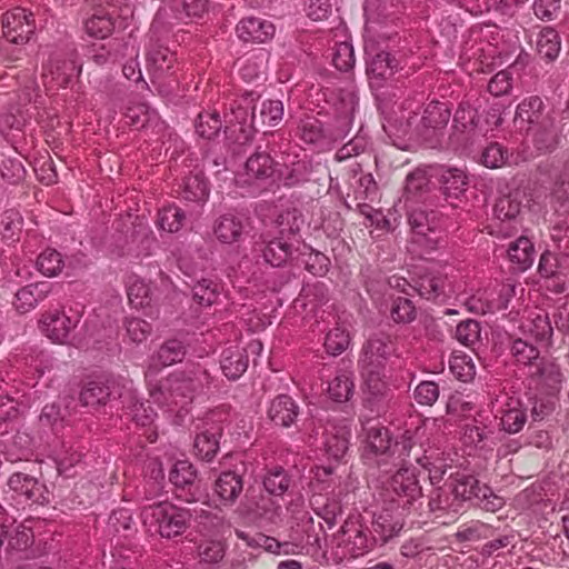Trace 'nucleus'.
Listing matches in <instances>:
<instances>
[{
    "label": "nucleus",
    "instance_id": "f257e3e1",
    "mask_svg": "<svg viewBox=\"0 0 569 569\" xmlns=\"http://www.w3.org/2000/svg\"><path fill=\"white\" fill-rule=\"evenodd\" d=\"M441 420H423L413 431L406 430L400 438L392 439L391 433L378 420H368L362 429L366 433L361 458L365 465L388 472L391 467H398L410 457V446L413 439H421L427 433L438 431Z\"/></svg>",
    "mask_w": 569,
    "mask_h": 569
},
{
    "label": "nucleus",
    "instance_id": "f03ea898",
    "mask_svg": "<svg viewBox=\"0 0 569 569\" xmlns=\"http://www.w3.org/2000/svg\"><path fill=\"white\" fill-rule=\"evenodd\" d=\"M210 383L209 372L201 366L169 375L159 383L150 385L149 395L153 402L176 411L182 417L188 412L194 393Z\"/></svg>",
    "mask_w": 569,
    "mask_h": 569
},
{
    "label": "nucleus",
    "instance_id": "7ed1b4c3",
    "mask_svg": "<svg viewBox=\"0 0 569 569\" xmlns=\"http://www.w3.org/2000/svg\"><path fill=\"white\" fill-rule=\"evenodd\" d=\"M302 223L296 210L279 214L274 234H262L257 241L253 251L261 254L264 262L272 267H280L298 249L299 231Z\"/></svg>",
    "mask_w": 569,
    "mask_h": 569
},
{
    "label": "nucleus",
    "instance_id": "20e7f679",
    "mask_svg": "<svg viewBox=\"0 0 569 569\" xmlns=\"http://www.w3.org/2000/svg\"><path fill=\"white\" fill-rule=\"evenodd\" d=\"M441 420L442 426L438 431L427 433L421 439H413L410 446V457L406 462L411 465L417 462L423 469L428 470L431 483L439 482L448 468H451L453 458L452 452L441 447V437L446 432V420L443 418H433Z\"/></svg>",
    "mask_w": 569,
    "mask_h": 569
},
{
    "label": "nucleus",
    "instance_id": "39448f33",
    "mask_svg": "<svg viewBox=\"0 0 569 569\" xmlns=\"http://www.w3.org/2000/svg\"><path fill=\"white\" fill-rule=\"evenodd\" d=\"M140 518L150 536L170 540L188 529L191 513L188 509L164 500L142 507Z\"/></svg>",
    "mask_w": 569,
    "mask_h": 569
},
{
    "label": "nucleus",
    "instance_id": "423d86ee",
    "mask_svg": "<svg viewBox=\"0 0 569 569\" xmlns=\"http://www.w3.org/2000/svg\"><path fill=\"white\" fill-rule=\"evenodd\" d=\"M277 163L266 151L251 154L241 171L236 174V184L251 193H260L277 183Z\"/></svg>",
    "mask_w": 569,
    "mask_h": 569
},
{
    "label": "nucleus",
    "instance_id": "0eeeda50",
    "mask_svg": "<svg viewBox=\"0 0 569 569\" xmlns=\"http://www.w3.org/2000/svg\"><path fill=\"white\" fill-rule=\"evenodd\" d=\"M450 116V109L446 103L431 101L425 107L420 119L417 114L409 117L408 124L415 126L417 134L431 148H438L443 146L445 131Z\"/></svg>",
    "mask_w": 569,
    "mask_h": 569
},
{
    "label": "nucleus",
    "instance_id": "6e6552de",
    "mask_svg": "<svg viewBox=\"0 0 569 569\" xmlns=\"http://www.w3.org/2000/svg\"><path fill=\"white\" fill-rule=\"evenodd\" d=\"M450 478L449 488L455 499L473 501L481 509L490 512H495L503 506V499L495 495L491 488L480 486L473 476L458 471Z\"/></svg>",
    "mask_w": 569,
    "mask_h": 569
},
{
    "label": "nucleus",
    "instance_id": "1a4fd4ad",
    "mask_svg": "<svg viewBox=\"0 0 569 569\" xmlns=\"http://www.w3.org/2000/svg\"><path fill=\"white\" fill-rule=\"evenodd\" d=\"M363 379V406L377 417L387 412L393 402V389L389 385L386 371L361 369Z\"/></svg>",
    "mask_w": 569,
    "mask_h": 569
},
{
    "label": "nucleus",
    "instance_id": "9d476101",
    "mask_svg": "<svg viewBox=\"0 0 569 569\" xmlns=\"http://www.w3.org/2000/svg\"><path fill=\"white\" fill-rule=\"evenodd\" d=\"M146 68L151 83L159 93H168L162 81L172 77L178 70V59L176 52L158 41L151 42L146 52Z\"/></svg>",
    "mask_w": 569,
    "mask_h": 569
},
{
    "label": "nucleus",
    "instance_id": "9b49d317",
    "mask_svg": "<svg viewBox=\"0 0 569 569\" xmlns=\"http://www.w3.org/2000/svg\"><path fill=\"white\" fill-rule=\"evenodd\" d=\"M521 203L511 196L499 198L493 208V221L491 234L500 238H509L518 233L521 228L519 220Z\"/></svg>",
    "mask_w": 569,
    "mask_h": 569
},
{
    "label": "nucleus",
    "instance_id": "f8f14e48",
    "mask_svg": "<svg viewBox=\"0 0 569 569\" xmlns=\"http://www.w3.org/2000/svg\"><path fill=\"white\" fill-rule=\"evenodd\" d=\"M11 498L19 505H44L49 502L47 487L37 478L23 473H12L8 479Z\"/></svg>",
    "mask_w": 569,
    "mask_h": 569
},
{
    "label": "nucleus",
    "instance_id": "ddd939ff",
    "mask_svg": "<svg viewBox=\"0 0 569 569\" xmlns=\"http://www.w3.org/2000/svg\"><path fill=\"white\" fill-rule=\"evenodd\" d=\"M407 463L399 465L400 468L391 477L388 485V490L395 495L392 499L402 508L412 505L422 497V489L417 479L416 469L412 465L406 466Z\"/></svg>",
    "mask_w": 569,
    "mask_h": 569
},
{
    "label": "nucleus",
    "instance_id": "4468645a",
    "mask_svg": "<svg viewBox=\"0 0 569 569\" xmlns=\"http://www.w3.org/2000/svg\"><path fill=\"white\" fill-rule=\"evenodd\" d=\"M70 312L68 315L60 310H49L42 313L39 320L41 332L53 342L66 343L81 318L78 312Z\"/></svg>",
    "mask_w": 569,
    "mask_h": 569
},
{
    "label": "nucleus",
    "instance_id": "2eb2a0df",
    "mask_svg": "<svg viewBox=\"0 0 569 569\" xmlns=\"http://www.w3.org/2000/svg\"><path fill=\"white\" fill-rule=\"evenodd\" d=\"M34 29L33 14L24 8H13L2 16V34L11 43L28 42Z\"/></svg>",
    "mask_w": 569,
    "mask_h": 569
},
{
    "label": "nucleus",
    "instance_id": "dca6fc26",
    "mask_svg": "<svg viewBox=\"0 0 569 569\" xmlns=\"http://www.w3.org/2000/svg\"><path fill=\"white\" fill-rule=\"evenodd\" d=\"M528 380L530 388L541 393H558L563 382V375L559 365L553 360L542 357L528 371Z\"/></svg>",
    "mask_w": 569,
    "mask_h": 569
},
{
    "label": "nucleus",
    "instance_id": "f3484780",
    "mask_svg": "<svg viewBox=\"0 0 569 569\" xmlns=\"http://www.w3.org/2000/svg\"><path fill=\"white\" fill-rule=\"evenodd\" d=\"M350 436V426L346 420H327L321 440L326 456L333 460L342 459L348 451Z\"/></svg>",
    "mask_w": 569,
    "mask_h": 569
},
{
    "label": "nucleus",
    "instance_id": "a211bd4d",
    "mask_svg": "<svg viewBox=\"0 0 569 569\" xmlns=\"http://www.w3.org/2000/svg\"><path fill=\"white\" fill-rule=\"evenodd\" d=\"M415 291L420 297L437 303H445L456 295L452 280L446 274L433 271L427 272L416 280Z\"/></svg>",
    "mask_w": 569,
    "mask_h": 569
},
{
    "label": "nucleus",
    "instance_id": "6ab92c4d",
    "mask_svg": "<svg viewBox=\"0 0 569 569\" xmlns=\"http://www.w3.org/2000/svg\"><path fill=\"white\" fill-rule=\"evenodd\" d=\"M396 348L389 337H372L362 348L359 360L360 369L386 371L387 360L395 353Z\"/></svg>",
    "mask_w": 569,
    "mask_h": 569
},
{
    "label": "nucleus",
    "instance_id": "aec40b11",
    "mask_svg": "<svg viewBox=\"0 0 569 569\" xmlns=\"http://www.w3.org/2000/svg\"><path fill=\"white\" fill-rule=\"evenodd\" d=\"M493 407L496 418H499L500 427L503 431L517 433L523 428L527 421V413L519 399L509 397L502 400L497 399Z\"/></svg>",
    "mask_w": 569,
    "mask_h": 569
},
{
    "label": "nucleus",
    "instance_id": "412c9836",
    "mask_svg": "<svg viewBox=\"0 0 569 569\" xmlns=\"http://www.w3.org/2000/svg\"><path fill=\"white\" fill-rule=\"evenodd\" d=\"M33 532L23 525L10 526V535L4 546L8 556L18 559H32L38 556V550L33 548Z\"/></svg>",
    "mask_w": 569,
    "mask_h": 569
},
{
    "label": "nucleus",
    "instance_id": "4be33fe9",
    "mask_svg": "<svg viewBox=\"0 0 569 569\" xmlns=\"http://www.w3.org/2000/svg\"><path fill=\"white\" fill-rule=\"evenodd\" d=\"M118 396L123 410L138 426L150 427L153 423L157 417L156 411L139 399L136 390L123 386V391Z\"/></svg>",
    "mask_w": 569,
    "mask_h": 569
},
{
    "label": "nucleus",
    "instance_id": "5701e85b",
    "mask_svg": "<svg viewBox=\"0 0 569 569\" xmlns=\"http://www.w3.org/2000/svg\"><path fill=\"white\" fill-rule=\"evenodd\" d=\"M552 111H546L542 99L538 96L525 98L517 107L515 122L522 129L527 124L530 129L545 121V118L553 117Z\"/></svg>",
    "mask_w": 569,
    "mask_h": 569
},
{
    "label": "nucleus",
    "instance_id": "b1692460",
    "mask_svg": "<svg viewBox=\"0 0 569 569\" xmlns=\"http://www.w3.org/2000/svg\"><path fill=\"white\" fill-rule=\"evenodd\" d=\"M81 72V66L78 64L76 59H59L50 60L43 73L46 84L51 87H66L74 77Z\"/></svg>",
    "mask_w": 569,
    "mask_h": 569
},
{
    "label": "nucleus",
    "instance_id": "393cba45",
    "mask_svg": "<svg viewBox=\"0 0 569 569\" xmlns=\"http://www.w3.org/2000/svg\"><path fill=\"white\" fill-rule=\"evenodd\" d=\"M53 289V283L41 281L20 288L16 296L13 306L20 313H27L34 309L40 301L49 297Z\"/></svg>",
    "mask_w": 569,
    "mask_h": 569
},
{
    "label": "nucleus",
    "instance_id": "a878e982",
    "mask_svg": "<svg viewBox=\"0 0 569 569\" xmlns=\"http://www.w3.org/2000/svg\"><path fill=\"white\" fill-rule=\"evenodd\" d=\"M274 26L257 17L243 18L236 28L237 36L244 42H266L274 34Z\"/></svg>",
    "mask_w": 569,
    "mask_h": 569
},
{
    "label": "nucleus",
    "instance_id": "bb28decb",
    "mask_svg": "<svg viewBox=\"0 0 569 569\" xmlns=\"http://www.w3.org/2000/svg\"><path fill=\"white\" fill-rule=\"evenodd\" d=\"M221 433L222 427L219 423L206 421L194 438L196 455L202 460H212L218 452Z\"/></svg>",
    "mask_w": 569,
    "mask_h": 569
},
{
    "label": "nucleus",
    "instance_id": "cd10ccee",
    "mask_svg": "<svg viewBox=\"0 0 569 569\" xmlns=\"http://www.w3.org/2000/svg\"><path fill=\"white\" fill-rule=\"evenodd\" d=\"M555 116L545 118V121L527 129L535 149L539 153L552 152L559 143V132L556 128Z\"/></svg>",
    "mask_w": 569,
    "mask_h": 569
},
{
    "label": "nucleus",
    "instance_id": "c85d7f7f",
    "mask_svg": "<svg viewBox=\"0 0 569 569\" xmlns=\"http://www.w3.org/2000/svg\"><path fill=\"white\" fill-rule=\"evenodd\" d=\"M247 227V220L239 214H221L213 224V233L221 243L238 242Z\"/></svg>",
    "mask_w": 569,
    "mask_h": 569
},
{
    "label": "nucleus",
    "instance_id": "c756f323",
    "mask_svg": "<svg viewBox=\"0 0 569 569\" xmlns=\"http://www.w3.org/2000/svg\"><path fill=\"white\" fill-rule=\"evenodd\" d=\"M242 490V477L234 471L221 472L214 481V495L223 506L233 505Z\"/></svg>",
    "mask_w": 569,
    "mask_h": 569
},
{
    "label": "nucleus",
    "instance_id": "7c9ffc66",
    "mask_svg": "<svg viewBox=\"0 0 569 569\" xmlns=\"http://www.w3.org/2000/svg\"><path fill=\"white\" fill-rule=\"evenodd\" d=\"M453 128L461 133H467L470 138L485 137L490 131L489 126H483L480 122L477 110L465 104H460L456 111Z\"/></svg>",
    "mask_w": 569,
    "mask_h": 569
},
{
    "label": "nucleus",
    "instance_id": "2f4dec72",
    "mask_svg": "<svg viewBox=\"0 0 569 569\" xmlns=\"http://www.w3.org/2000/svg\"><path fill=\"white\" fill-rule=\"evenodd\" d=\"M438 179L447 199H459L469 183L466 171L457 167H441L438 171Z\"/></svg>",
    "mask_w": 569,
    "mask_h": 569
},
{
    "label": "nucleus",
    "instance_id": "473e14b6",
    "mask_svg": "<svg viewBox=\"0 0 569 569\" xmlns=\"http://www.w3.org/2000/svg\"><path fill=\"white\" fill-rule=\"evenodd\" d=\"M283 118V103L280 100H264L259 109L251 110V127L259 131L266 127L278 126Z\"/></svg>",
    "mask_w": 569,
    "mask_h": 569
},
{
    "label": "nucleus",
    "instance_id": "72a5a7b5",
    "mask_svg": "<svg viewBox=\"0 0 569 569\" xmlns=\"http://www.w3.org/2000/svg\"><path fill=\"white\" fill-rule=\"evenodd\" d=\"M186 356V347L180 340L171 339L166 341L152 358V363L148 368L147 377L156 375L161 367L171 366L180 362Z\"/></svg>",
    "mask_w": 569,
    "mask_h": 569
},
{
    "label": "nucleus",
    "instance_id": "f704fd0d",
    "mask_svg": "<svg viewBox=\"0 0 569 569\" xmlns=\"http://www.w3.org/2000/svg\"><path fill=\"white\" fill-rule=\"evenodd\" d=\"M299 415V407L288 395H279L269 407L268 416L278 426L290 427Z\"/></svg>",
    "mask_w": 569,
    "mask_h": 569
},
{
    "label": "nucleus",
    "instance_id": "c9c22d12",
    "mask_svg": "<svg viewBox=\"0 0 569 569\" xmlns=\"http://www.w3.org/2000/svg\"><path fill=\"white\" fill-rule=\"evenodd\" d=\"M227 551V545L219 539H206L197 547L198 563L202 569H218Z\"/></svg>",
    "mask_w": 569,
    "mask_h": 569
},
{
    "label": "nucleus",
    "instance_id": "e433bc0d",
    "mask_svg": "<svg viewBox=\"0 0 569 569\" xmlns=\"http://www.w3.org/2000/svg\"><path fill=\"white\" fill-rule=\"evenodd\" d=\"M248 363L246 351L238 346L228 347L221 353L220 367L230 380L240 378L246 372Z\"/></svg>",
    "mask_w": 569,
    "mask_h": 569
},
{
    "label": "nucleus",
    "instance_id": "4c0bfd02",
    "mask_svg": "<svg viewBox=\"0 0 569 569\" xmlns=\"http://www.w3.org/2000/svg\"><path fill=\"white\" fill-rule=\"evenodd\" d=\"M298 136L305 143L315 144L320 149L331 146L327 129H323L321 121L312 116L301 119Z\"/></svg>",
    "mask_w": 569,
    "mask_h": 569
},
{
    "label": "nucleus",
    "instance_id": "58836bf2",
    "mask_svg": "<svg viewBox=\"0 0 569 569\" xmlns=\"http://www.w3.org/2000/svg\"><path fill=\"white\" fill-rule=\"evenodd\" d=\"M116 381H90L80 392V401L86 407H97L107 403L116 393Z\"/></svg>",
    "mask_w": 569,
    "mask_h": 569
},
{
    "label": "nucleus",
    "instance_id": "ea45409f",
    "mask_svg": "<svg viewBox=\"0 0 569 569\" xmlns=\"http://www.w3.org/2000/svg\"><path fill=\"white\" fill-rule=\"evenodd\" d=\"M509 350L513 362L518 367L528 368V371L532 370V367L542 358L540 350L533 343L522 338L512 339Z\"/></svg>",
    "mask_w": 569,
    "mask_h": 569
},
{
    "label": "nucleus",
    "instance_id": "a19ab883",
    "mask_svg": "<svg viewBox=\"0 0 569 569\" xmlns=\"http://www.w3.org/2000/svg\"><path fill=\"white\" fill-rule=\"evenodd\" d=\"M357 101L350 97L348 102L343 104V110L333 119L330 127L327 128L330 143L345 139L349 133L352 122L353 113L357 108Z\"/></svg>",
    "mask_w": 569,
    "mask_h": 569
},
{
    "label": "nucleus",
    "instance_id": "79ce46f5",
    "mask_svg": "<svg viewBox=\"0 0 569 569\" xmlns=\"http://www.w3.org/2000/svg\"><path fill=\"white\" fill-rule=\"evenodd\" d=\"M0 446L1 456L9 462L28 460L32 456V438L26 432H17L4 449L1 441Z\"/></svg>",
    "mask_w": 569,
    "mask_h": 569
},
{
    "label": "nucleus",
    "instance_id": "37998d69",
    "mask_svg": "<svg viewBox=\"0 0 569 569\" xmlns=\"http://www.w3.org/2000/svg\"><path fill=\"white\" fill-rule=\"evenodd\" d=\"M127 295L129 303L141 309L150 306L153 292L149 282L133 274L128 278Z\"/></svg>",
    "mask_w": 569,
    "mask_h": 569
},
{
    "label": "nucleus",
    "instance_id": "c03bdc74",
    "mask_svg": "<svg viewBox=\"0 0 569 569\" xmlns=\"http://www.w3.org/2000/svg\"><path fill=\"white\" fill-rule=\"evenodd\" d=\"M252 513L254 518L272 525H278L283 519L282 506L271 495L261 496L256 502Z\"/></svg>",
    "mask_w": 569,
    "mask_h": 569
},
{
    "label": "nucleus",
    "instance_id": "a18cd8bd",
    "mask_svg": "<svg viewBox=\"0 0 569 569\" xmlns=\"http://www.w3.org/2000/svg\"><path fill=\"white\" fill-rule=\"evenodd\" d=\"M84 28L89 36L104 39L113 32L116 20L112 13L98 10L87 19Z\"/></svg>",
    "mask_w": 569,
    "mask_h": 569
},
{
    "label": "nucleus",
    "instance_id": "49530a36",
    "mask_svg": "<svg viewBox=\"0 0 569 569\" xmlns=\"http://www.w3.org/2000/svg\"><path fill=\"white\" fill-rule=\"evenodd\" d=\"M536 48L539 56L549 61L555 60L561 48V41L558 32L550 28H543L537 37Z\"/></svg>",
    "mask_w": 569,
    "mask_h": 569
},
{
    "label": "nucleus",
    "instance_id": "de8ad7c7",
    "mask_svg": "<svg viewBox=\"0 0 569 569\" xmlns=\"http://www.w3.org/2000/svg\"><path fill=\"white\" fill-rule=\"evenodd\" d=\"M353 380L351 372L341 370L328 382L327 392L337 402H346L353 395Z\"/></svg>",
    "mask_w": 569,
    "mask_h": 569
},
{
    "label": "nucleus",
    "instance_id": "09e8293b",
    "mask_svg": "<svg viewBox=\"0 0 569 569\" xmlns=\"http://www.w3.org/2000/svg\"><path fill=\"white\" fill-rule=\"evenodd\" d=\"M509 259L519 266L521 270L528 269L533 262L535 249L527 237H519L508 249Z\"/></svg>",
    "mask_w": 569,
    "mask_h": 569
},
{
    "label": "nucleus",
    "instance_id": "8fccbe9b",
    "mask_svg": "<svg viewBox=\"0 0 569 569\" xmlns=\"http://www.w3.org/2000/svg\"><path fill=\"white\" fill-rule=\"evenodd\" d=\"M291 479L280 466L271 467L263 477V487L271 496H282L290 487Z\"/></svg>",
    "mask_w": 569,
    "mask_h": 569
},
{
    "label": "nucleus",
    "instance_id": "3c124183",
    "mask_svg": "<svg viewBox=\"0 0 569 569\" xmlns=\"http://www.w3.org/2000/svg\"><path fill=\"white\" fill-rule=\"evenodd\" d=\"M398 69V62L389 52L380 51L367 62V72L377 79L391 77Z\"/></svg>",
    "mask_w": 569,
    "mask_h": 569
},
{
    "label": "nucleus",
    "instance_id": "603ef678",
    "mask_svg": "<svg viewBox=\"0 0 569 569\" xmlns=\"http://www.w3.org/2000/svg\"><path fill=\"white\" fill-rule=\"evenodd\" d=\"M108 532L113 536L129 537L136 531L131 511L124 508L114 510L108 520Z\"/></svg>",
    "mask_w": 569,
    "mask_h": 569
},
{
    "label": "nucleus",
    "instance_id": "864d4df0",
    "mask_svg": "<svg viewBox=\"0 0 569 569\" xmlns=\"http://www.w3.org/2000/svg\"><path fill=\"white\" fill-rule=\"evenodd\" d=\"M1 236L9 243L20 240L23 227V218L16 209H8L1 216Z\"/></svg>",
    "mask_w": 569,
    "mask_h": 569
},
{
    "label": "nucleus",
    "instance_id": "5fc2aeb1",
    "mask_svg": "<svg viewBox=\"0 0 569 569\" xmlns=\"http://www.w3.org/2000/svg\"><path fill=\"white\" fill-rule=\"evenodd\" d=\"M197 477L193 466L187 460H178L169 472V480L177 490L191 488Z\"/></svg>",
    "mask_w": 569,
    "mask_h": 569
},
{
    "label": "nucleus",
    "instance_id": "6e6d98bb",
    "mask_svg": "<svg viewBox=\"0 0 569 569\" xmlns=\"http://www.w3.org/2000/svg\"><path fill=\"white\" fill-rule=\"evenodd\" d=\"M36 267L40 273L52 278L62 271L64 261L60 252L56 249L48 248L39 254Z\"/></svg>",
    "mask_w": 569,
    "mask_h": 569
},
{
    "label": "nucleus",
    "instance_id": "4d7b16f0",
    "mask_svg": "<svg viewBox=\"0 0 569 569\" xmlns=\"http://www.w3.org/2000/svg\"><path fill=\"white\" fill-rule=\"evenodd\" d=\"M186 219L184 212L177 206L163 207L158 213V227L168 232H178Z\"/></svg>",
    "mask_w": 569,
    "mask_h": 569
},
{
    "label": "nucleus",
    "instance_id": "13d9d810",
    "mask_svg": "<svg viewBox=\"0 0 569 569\" xmlns=\"http://www.w3.org/2000/svg\"><path fill=\"white\" fill-rule=\"evenodd\" d=\"M350 343V336L348 330L337 325L335 328L328 331L325 338V349L331 356L341 355Z\"/></svg>",
    "mask_w": 569,
    "mask_h": 569
},
{
    "label": "nucleus",
    "instance_id": "bf43d9fd",
    "mask_svg": "<svg viewBox=\"0 0 569 569\" xmlns=\"http://www.w3.org/2000/svg\"><path fill=\"white\" fill-rule=\"evenodd\" d=\"M192 292L193 298L198 303L211 306L219 297L220 283L211 278H202L193 286Z\"/></svg>",
    "mask_w": 569,
    "mask_h": 569
},
{
    "label": "nucleus",
    "instance_id": "052dcab7",
    "mask_svg": "<svg viewBox=\"0 0 569 569\" xmlns=\"http://www.w3.org/2000/svg\"><path fill=\"white\" fill-rule=\"evenodd\" d=\"M491 431L487 430L486 427L477 425H466L462 432V443L468 448L469 455L472 450H483L488 447L487 439Z\"/></svg>",
    "mask_w": 569,
    "mask_h": 569
},
{
    "label": "nucleus",
    "instance_id": "680f3d73",
    "mask_svg": "<svg viewBox=\"0 0 569 569\" xmlns=\"http://www.w3.org/2000/svg\"><path fill=\"white\" fill-rule=\"evenodd\" d=\"M234 533L238 539L244 541L249 547L262 548L268 552L281 555V542L273 537H269L262 533L250 536L249 533L239 529H237Z\"/></svg>",
    "mask_w": 569,
    "mask_h": 569
},
{
    "label": "nucleus",
    "instance_id": "e2e57ef3",
    "mask_svg": "<svg viewBox=\"0 0 569 569\" xmlns=\"http://www.w3.org/2000/svg\"><path fill=\"white\" fill-rule=\"evenodd\" d=\"M209 196V188L204 178L197 173L186 178L183 198L188 201L203 202Z\"/></svg>",
    "mask_w": 569,
    "mask_h": 569
},
{
    "label": "nucleus",
    "instance_id": "0e129e2a",
    "mask_svg": "<svg viewBox=\"0 0 569 569\" xmlns=\"http://www.w3.org/2000/svg\"><path fill=\"white\" fill-rule=\"evenodd\" d=\"M222 127V122L218 112H201L196 122L197 133L204 139L214 138Z\"/></svg>",
    "mask_w": 569,
    "mask_h": 569
},
{
    "label": "nucleus",
    "instance_id": "69168bd1",
    "mask_svg": "<svg viewBox=\"0 0 569 569\" xmlns=\"http://www.w3.org/2000/svg\"><path fill=\"white\" fill-rule=\"evenodd\" d=\"M356 59L352 44L347 40L337 43L332 53L333 66L338 70L347 72L353 68Z\"/></svg>",
    "mask_w": 569,
    "mask_h": 569
},
{
    "label": "nucleus",
    "instance_id": "338daca9",
    "mask_svg": "<svg viewBox=\"0 0 569 569\" xmlns=\"http://www.w3.org/2000/svg\"><path fill=\"white\" fill-rule=\"evenodd\" d=\"M449 367L452 375L463 382L471 381L476 375V367L467 355L451 357Z\"/></svg>",
    "mask_w": 569,
    "mask_h": 569
},
{
    "label": "nucleus",
    "instance_id": "774afa93",
    "mask_svg": "<svg viewBox=\"0 0 569 569\" xmlns=\"http://www.w3.org/2000/svg\"><path fill=\"white\" fill-rule=\"evenodd\" d=\"M306 179V164L303 162H293L291 167L277 169V183L284 187H292Z\"/></svg>",
    "mask_w": 569,
    "mask_h": 569
}]
</instances>
